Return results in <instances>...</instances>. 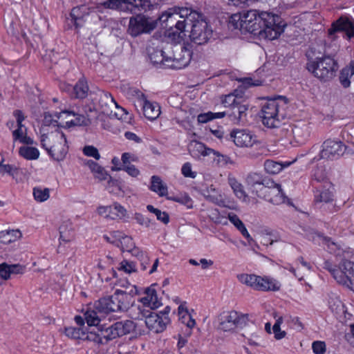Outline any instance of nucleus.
<instances>
[{"mask_svg":"<svg viewBox=\"0 0 354 354\" xmlns=\"http://www.w3.org/2000/svg\"><path fill=\"white\" fill-rule=\"evenodd\" d=\"M281 284L277 280L269 277L259 276L257 282L256 289L259 291H277L280 289Z\"/></svg>","mask_w":354,"mask_h":354,"instance_id":"b1692460","label":"nucleus"},{"mask_svg":"<svg viewBox=\"0 0 354 354\" xmlns=\"http://www.w3.org/2000/svg\"><path fill=\"white\" fill-rule=\"evenodd\" d=\"M243 12H239L232 15L230 19L229 24L232 26L234 29H239L243 31V26L242 27V24L243 23Z\"/></svg>","mask_w":354,"mask_h":354,"instance_id":"603ef678","label":"nucleus"},{"mask_svg":"<svg viewBox=\"0 0 354 354\" xmlns=\"http://www.w3.org/2000/svg\"><path fill=\"white\" fill-rule=\"evenodd\" d=\"M203 196L209 201L214 203H218L219 201L217 191L213 185L207 187L205 190H203Z\"/></svg>","mask_w":354,"mask_h":354,"instance_id":"6e6d98bb","label":"nucleus"},{"mask_svg":"<svg viewBox=\"0 0 354 354\" xmlns=\"http://www.w3.org/2000/svg\"><path fill=\"white\" fill-rule=\"evenodd\" d=\"M113 169L118 171V170H124L126 172L128 173L130 176L133 177H136L139 175L140 171L139 170L133 165L129 164L127 165H124V167H115Z\"/></svg>","mask_w":354,"mask_h":354,"instance_id":"680f3d73","label":"nucleus"},{"mask_svg":"<svg viewBox=\"0 0 354 354\" xmlns=\"http://www.w3.org/2000/svg\"><path fill=\"white\" fill-rule=\"evenodd\" d=\"M268 195L270 196L269 201L274 205H280L287 203L288 205H292V203L283 193L281 186L274 189L272 192H268Z\"/></svg>","mask_w":354,"mask_h":354,"instance_id":"c756f323","label":"nucleus"},{"mask_svg":"<svg viewBox=\"0 0 354 354\" xmlns=\"http://www.w3.org/2000/svg\"><path fill=\"white\" fill-rule=\"evenodd\" d=\"M342 261L340 263L339 267H337L336 266H333L330 262L329 261H325L324 263V268L328 270L333 278L336 280V281L342 284V283H345L344 279H346L347 278L345 277V272L344 270L342 269Z\"/></svg>","mask_w":354,"mask_h":354,"instance_id":"cd10ccee","label":"nucleus"},{"mask_svg":"<svg viewBox=\"0 0 354 354\" xmlns=\"http://www.w3.org/2000/svg\"><path fill=\"white\" fill-rule=\"evenodd\" d=\"M136 325L132 320H123L117 322L110 326H104L98 328L100 344H106L108 342L133 333Z\"/></svg>","mask_w":354,"mask_h":354,"instance_id":"423d86ee","label":"nucleus"},{"mask_svg":"<svg viewBox=\"0 0 354 354\" xmlns=\"http://www.w3.org/2000/svg\"><path fill=\"white\" fill-rule=\"evenodd\" d=\"M155 284L147 288L145 290V297H141L139 301L143 304L142 307H149L150 309H156L161 305V301L158 299ZM138 307H140V306Z\"/></svg>","mask_w":354,"mask_h":354,"instance_id":"6ab92c4d","label":"nucleus"},{"mask_svg":"<svg viewBox=\"0 0 354 354\" xmlns=\"http://www.w3.org/2000/svg\"><path fill=\"white\" fill-rule=\"evenodd\" d=\"M311 73L320 81L326 82L333 79L339 69L336 54L328 55L324 53L322 57H317L311 62Z\"/></svg>","mask_w":354,"mask_h":354,"instance_id":"39448f33","label":"nucleus"},{"mask_svg":"<svg viewBox=\"0 0 354 354\" xmlns=\"http://www.w3.org/2000/svg\"><path fill=\"white\" fill-rule=\"evenodd\" d=\"M88 86L84 79H80L76 84L73 86L71 96L75 98L84 99L87 96Z\"/></svg>","mask_w":354,"mask_h":354,"instance_id":"2f4dec72","label":"nucleus"},{"mask_svg":"<svg viewBox=\"0 0 354 354\" xmlns=\"http://www.w3.org/2000/svg\"><path fill=\"white\" fill-rule=\"evenodd\" d=\"M133 289L131 290L130 292H127L121 290H116L114 292L115 297V301L117 303V307L118 312L127 311L130 306L134 303L133 295L137 294V289L136 286H133Z\"/></svg>","mask_w":354,"mask_h":354,"instance_id":"f3484780","label":"nucleus"},{"mask_svg":"<svg viewBox=\"0 0 354 354\" xmlns=\"http://www.w3.org/2000/svg\"><path fill=\"white\" fill-rule=\"evenodd\" d=\"M25 266L20 264L0 263V277L4 280L9 279L12 274H23Z\"/></svg>","mask_w":354,"mask_h":354,"instance_id":"5701e85b","label":"nucleus"},{"mask_svg":"<svg viewBox=\"0 0 354 354\" xmlns=\"http://www.w3.org/2000/svg\"><path fill=\"white\" fill-rule=\"evenodd\" d=\"M230 137L239 147H250L256 142V137L247 130H234L230 133Z\"/></svg>","mask_w":354,"mask_h":354,"instance_id":"a211bd4d","label":"nucleus"},{"mask_svg":"<svg viewBox=\"0 0 354 354\" xmlns=\"http://www.w3.org/2000/svg\"><path fill=\"white\" fill-rule=\"evenodd\" d=\"M197 12L188 8L172 7L168 8L158 17L162 24L169 28V35L174 37L180 35L185 30L189 25V20H193L197 17Z\"/></svg>","mask_w":354,"mask_h":354,"instance_id":"f03ea898","label":"nucleus"},{"mask_svg":"<svg viewBox=\"0 0 354 354\" xmlns=\"http://www.w3.org/2000/svg\"><path fill=\"white\" fill-rule=\"evenodd\" d=\"M147 209L149 212L154 214L158 221L162 222L164 224H167L169 222V216L166 212L155 208L151 205H148Z\"/></svg>","mask_w":354,"mask_h":354,"instance_id":"09e8293b","label":"nucleus"},{"mask_svg":"<svg viewBox=\"0 0 354 354\" xmlns=\"http://www.w3.org/2000/svg\"><path fill=\"white\" fill-rule=\"evenodd\" d=\"M99 312L95 308V309L89 308L86 310L84 314V319L86 322L88 326H94L91 330L97 331V329L101 326H106V324H100L101 317L99 315Z\"/></svg>","mask_w":354,"mask_h":354,"instance_id":"393cba45","label":"nucleus"},{"mask_svg":"<svg viewBox=\"0 0 354 354\" xmlns=\"http://www.w3.org/2000/svg\"><path fill=\"white\" fill-rule=\"evenodd\" d=\"M134 219L139 225L145 226L146 227H149L151 224V221L149 218L145 217L140 213H136L134 216Z\"/></svg>","mask_w":354,"mask_h":354,"instance_id":"774afa93","label":"nucleus"},{"mask_svg":"<svg viewBox=\"0 0 354 354\" xmlns=\"http://www.w3.org/2000/svg\"><path fill=\"white\" fill-rule=\"evenodd\" d=\"M33 196L37 202H44L48 199L50 190L48 188L37 187L33 189Z\"/></svg>","mask_w":354,"mask_h":354,"instance_id":"49530a36","label":"nucleus"},{"mask_svg":"<svg viewBox=\"0 0 354 354\" xmlns=\"http://www.w3.org/2000/svg\"><path fill=\"white\" fill-rule=\"evenodd\" d=\"M181 172L185 177L194 178L196 176V173L192 171V165L189 162H185L181 169Z\"/></svg>","mask_w":354,"mask_h":354,"instance_id":"338daca9","label":"nucleus"},{"mask_svg":"<svg viewBox=\"0 0 354 354\" xmlns=\"http://www.w3.org/2000/svg\"><path fill=\"white\" fill-rule=\"evenodd\" d=\"M142 109L145 116L149 120H154L160 114V106L156 102H151L145 100L142 103Z\"/></svg>","mask_w":354,"mask_h":354,"instance_id":"bb28decb","label":"nucleus"},{"mask_svg":"<svg viewBox=\"0 0 354 354\" xmlns=\"http://www.w3.org/2000/svg\"><path fill=\"white\" fill-rule=\"evenodd\" d=\"M42 131L40 141L43 148L55 160H63L68 151L66 134L59 128L46 133L42 128Z\"/></svg>","mask_w":354,"mask_h":354,"instance_id":"20e7f679","label":"nucleus"},{"mask_svg":"<svg viewBox=\"0 0 354 354\" xmlns=\"http://www.w3.org/2000/svg\"><path fill=\"white\" fill-rule=\"evenodd\" d=\"M82 151L85 156L92 157L97 160L101 157L97 149L93 145H86L84 147Z\"/></svg>","mask_w":354,"mask_h":354,"instance_id":"4d7b16f0","label":"nucleus"},{"mask_svg":"<svg viewBox=\"0 0 354 354\" xmlns=\"http://www.w3.org/2000/svg\"><path fill=\"white\" fill-rule=\"evenodd\" d=\"M115 297L114 294L109 297L101 298L95 303L94 307L99 312L105 314L112 312H118L117 303L115 301Z\"/></svg>","mask_w":354,"mask_h":354,"instance_id":"4be33fe9","label":"nucleus"},{"mask_svg":"<svg viewBox=\"0 0 354 354\" xmlns=\"http://www.w3.org/2000/svg\"><path fill=\"white\" fill-rule=\"evenodd\" d=\"M63 113H67L68 115H73L75 118L71 120V121H67L66 122V125L68 127H71L72 126H82V125H88L89 124V120L84 116V115L75 113L73 111H65Z\"/></svg>","mask_w":354,"mask_h":354,"instance_id":"c9c22d12","label":"nucleus"},{"mask_svg":"<svg viewBox=\"0 0 354 354\" xmlns=\"http://www.w3.org/2000/svg\"><path fill=\"white\" fill-rule=\"evenodd\" d=\"M264 169L268 174H276L282 169V165L272 160H267L264 162Z\"/></svg>","mask_w":354,"mask_h":354,"instance_id":"de8ad7c7","label":"nucleus"},{"mask_svg":"<svg viewBox=\"0 0 354 354\" xmlns=\"http://www.w3.org/2000/svg\"><path fill=\"white\" fill-rule=\"evenodd\" d=\"M288 104V99L283 96L268 99L262 104L260 115L263 124L268 128L278 127L287 116Z\"/></svg>","mask_w":354,"mask_h":354,"instance_id":"7ed1b4c3","label":"nucleus"},{"mask_svg":"<svg viewBox=\"0 0 354 354\" xmlns=\"http://www.w3.org/2000/svg\"><path fill=\"white\" fill-rule=\"evenodd\" d=\"M65 334L67 337L75 339H88L97 344H100L101 341L99 337L98 330L95 331V330L86 333L80 327L75 328L71 326L65 328Z\"/></svg>","mask_w":354,"mask_h":354,"instance_id":"dca6fc26","label":"nucleus"},{"mask_svg":"<svg viewBox=\"0 0 354 354\" xmlns=\"http://www.w3.org/2000/svg\"><path fill=\"white\" fill-rule=\"evenodd\" d=\"M342 268L344 270L345 277L347 278L344 279L345 283L342 284L352 289L354 287V263L348 260H344Z\"/></svg>","mask_w":354,"mask_h":354,"instance_id":"c85d7f7f","label":"nucleus"},{"mask_svg":"<svg viewBox=\"0 0 354 354\" xmlns=\"http://www.w3.org/2000/svg\"><path fill=\"white\" fill-rule=\"evenodd\" d=\"M21 236L19 230H6L0 232V243L8 244Z\"/></svg>","mask_w":354,"mask_h":354,"instance_id":"e433bc0d","label":"nucleus"},{"mask_svg":"<svg viewBox=\"0 0 354 354\" xmlns=\"http://www.w3.org/2000/svg\"><path fill=\"white\" fill-rule=\"evenodd\" d=\"M243 31L248 32L259 37L273 40L283 32L284 25L277 15L268 12H259L257 10L243 11Z\"/></svg>","mask_w":354,"mask_h":354,"instance_id":"f257e3e1","label":"nucleus"},{"mask_svg":"<svg viewBox=\"0 0 354 354\" xmlns=\"http://www.w3.org/2000/svg\"><path fill=\"white\" fill-rule=\"evenodd\" d=\"M228 183L233 189L235 195L240 199H245L247 196L242 185L234 178L228 177Z\"/></svg>","mask_w":354,"mask_h":354,"instance_id":"a19ab883","label":"nucleus"},{"mask_svg":"<svg viewBox=\"0 0 354 354\" xmlns=\"http://www.w3.org/2000/svg\"><path fill=\"white\" fill-rule=\"evenodd\" d=\"M315 236H313V241H317L319 244H322L327 247V250L331 254L338 257H341L344 254V249L338 243L334 242L330 237L324 236L319 233H315Z\"/></svg>","mask_w":354,"mask_h":354,"instance_id":"aec40b11","label":"nucleus"},{"mask_svg":"<svg viewBox=\"0 0 354 354\" xmlns=\"http://www.w3.org/2000/svg\"><path fill=\"white\" fill-rule=\"evenodd\" d=\"M132 317L136 319H145V324L151 331L159 333L166 329L170 322L169 317H161L160 314L151 312L143 307H135Z\"/></svg>","mask_w":354,"mask_h":354,"instance_id":"6e6552de","label":"nucleus"},{"mask_svg":"<svg viewBox=\"0 0 354 354\" xmlns=\"http://www.w3.org/2000/svg\"><path fill=\"white\" fill-rule=\"evenodd\" d=\"M19 154L26 160H37L39 157V150L33 147H21L19 149Z\"/></svg>","mask_w":354,"mask_h":354,"instance_id":"4c0bfd02","label":"nucleus"},{"mask_svg":"<svg viewBox=\"0 0 354 354\" xmlns=\"http://www.w3.org/2000/svg\"><path fill=\"white\" fill-rule=\"evenodd\" d=\"M322 147V149L320 151L319 158L315 157L313 160L337 159L344 153L346 149V146L342 142L330 139L324 141Z\"/></svg>","mask_w":354,"mask_h":354,"instance_id":"ddd939ff","label":"nucleus"},{"mask_svg":"<svg viewBox=\"0 0 354 354\" xmlns=\"http://www.w3.org/2000/svg\"><path fill=\"white\" fill-rule=\"evenodd\" d=\"M189 152L194 157H198L200 155L203 156H209L211 153L216 154V151L212 149L206 148L201 142H194L189 147Z\"/></svg>","mask_w":354,"mask_h":354,"instance_id":"473e14b6","label":"nucleus"},{"mask_svg":"<svg viewBox=\"0 0 354 354\" xmlns=\"http://www.w3.org/2000/svg\"><path fill=\"white\" fill-rule=\"evenodd\" d=\"M261 176L258 173H251L248 175L246 178V183L252 188H255L256 186L261 187L262 183Z\"/></svg>","mask_w":354,"mask_h":354,"instance_id":"864d4df0","label":"nucleus"},{"mask_svg":"<svg viewBox=\"0 0 354 354\" xmlns=\"http://www.w3.org/2000/svg\"><path fill=\"white\" fill-rule=\"evenodd\" d=\"M237 277L241 283L255 290L259 276L255 274H241L238 275Z\"/></svg>","mask_w":354,"mask_h":354,"instance_id":"37998d69","label":"nucleus"},{"mask_svg":"<svg viewBox=\"0 0 354 354\" xmlns=\"http://www.w3.org/2000/svg\"><path fill=\"white\" fill-rule=\"evenodd\" d=\"M197 17L193 20H189L191 25L189 37L191 40L198 45L206 44L212 36V29L203 16L197 12Z\"/></svg>","mask_w":354,"mask_h":354,"instance_id":"1a4fd4ad","label":"nucleus"},{"mask_svg":"<svg viewBox=\"0 0 354 354\" xmlns=\"http://www.w3.org/2000/svg\"><path fill=\"white\" fill-rule=\"evenodd\" d=\"M225 111L218 113H212L209 111L207 113L199 114L198 115L197 120L199 123H206L216 118H222L225 116Z\"/></svg>","mask_w":354,"mask_h":354,"instance_id":"c03bdc74","label":"nucleus"},{"mask_svg":"<svg viewBox=\"0 0 354 354\" xmlns=\"http://www.w3.org/2000/svg\"><path fill=\"white\" fill-rule=\"evenodd\" d=\"M150 189L157 193L160 196L167 194V187L165 185L159 176H153L151 179Z\"/></svg>","mask_w":354,"mask_h":354,"instance_id":"72a5a7b5","label":"nucleus"},{"mask_svg":"<svg viewBox=\"0 0 354 354\" xmlns=\"http://www.w3.org/2000/svg\"><path fill=\"white\" fill-rule=\"evenodd\" d=\"M280 185H281L277 184L271 180H262L259 189L260 191L264 190L265 193L268 194V192H272V189L279 187Z\"/></svg>","mask_w":354,"mask_h":354,"instance_id":"bf43d9fd","label":"nucleus"},{"mask_svg":"<svg viewBox=\"0 0 354 354\" xmlns=\"http://www.w3.org/2000/svg\"><path fill=\"white\" fill-rule=\"evenodd\" d=\"M282 323V317H279L277 319L276 322L274 323L273 327H272V331L274 335V337L277 339H281L283 338L286 334L285 331L281 330L280 326Z\"/></svg>","mask_w":354,"mask_h":354,"instance_id":"13d9d810","label":"nucleus"},{"mask_svg":"<svg viewBox=\"0 0 354 354\" xmlns=\"http://www.w3.org/2000/svg\"><path fill=\"white\" fill-rule=\"evenodd\" d=\"M218 328L223 331H232L248 325V314H241L235 310L223 311L218 317Z\"/></svg>","mask_w":354,"mask_h":354,"instance_id":"9d476101","label":"nucleus"},{"mask_svg":"<svg viewBox=\"0 0 354 354\" xmlns=\"http://www.w3.org/2000/svg\"><path fill=\"white\" fill-rule=\"evenodd\" d=\"M329 308L333 313L339 315L345 313L344 305L337 297H330L328 301Z\"/></svg>","mask_w":354,"mask_h":354,"instance_id":"79ce46f5","label":"nucleus"},{"mask_svg":"<svg viewBox=\"0 0 354 354\" xmlns=\"http://www.w3.org/2000/svg\"><path fill=\"white\" fill-rule=\"evenodd\" d=\"M340 32H344V38L351 40L354 37V21L346 16H342L332 24L328 30V35L334 39L335 34Z\"/></svg>","mask_w":354,"mask_h":354,"instance_id":"4468645a","label":"nucleus"},{"mask_svg":"<svg viewBox=\"0 0 354 354\" xmlns=\"http://www.w3.org/2000/svg\"><path fill=\"white\" fill-rule=\"evenodd\" d=\"M215 157L214 158V161L216 164L219 167H223L228 164L230 162V158L227 156H223L220 154L218 152L216 151V154H214Z\"/></svg>","mask_w":354,"mask_h":354,"instance_id":"0e129e2a","label":"nucleus"},{"mask_svg":"<svg viewBox=\"0 0 354 354\" xmlns=\"http://www.w3.org/2000/svg\"><path fill=\"white\" fill-rule=\"evenodd\" d=\"M313 176L314 180L315 181L323 183V184H324V187L330 186V182L328 180L326 171L324 165H317Z\"/></svg>","mask_w":354,"mask_h":354,"instance_id":"58836bf2","label":"nucleus"},{"mask_svg":"<svg viewBox=\"0 0 354 354\" xmlns=\"http://www.w3.org/2000/svg\"><path fill=\"white\" fill-rule=\"evenodd\" d=\"M26 135V129L24 126H17V129L12 131V137L14 141L23 140V138Z\"/></svg>","mask_w":354,"mask_h":354,"instance_id":"e2e57ef3","label":"nucleus"},{"mask_svg":"<svg viewBox=\"0 0 354 354\" xmlns=\"http://www.w3.org/2000/svg\"><path fill=\"white\" fill-rule=\"evenodd\" d=\"M311 348L315 354H324L326 351V343L323 341L313 342Z\"/></svg>","mask_w":354,"mask_h":354,"instance_id":"052dcab7","label":"nucleus"},{"mask_svg":"<svg viewBox=\"0 0 354 354\" xmlns=\"http://www.w3.org/2000/svg\"><path fill=\"white\" fill-rule=\"evenodd\" d=\"M172 57H167L163 50H160L159 53L162 59L160 61L153 60L156 63H161L166 67L172 69H182L189 64L192 53L189 48L185 46H175L173 50Z\"/></svg>","mask_w":354,"mask_h":354,"instance_id":"0eeeda50","label":"nucleus"},{"mask_svg":"<svg viewBox=\"0 0 354 354\" xmlns=\"http://www.w3.org/2000/svg\"><path fill=\"white\" fill-rule=\"evenodd\" d=\"M84 164L91 169L95 178L99 179L100 180H104L107 178V172L98 163L94 162L92 160H86L84 162Z\"/></svg>","mask_w":354,"mask_h":354,"instance_id":"7c9ffc66","label":"nucleus"},{"mask_svg":"<svg viewBox=\"0 0 354 354\" xmlns=\"http://www.w3.org/2000/svg\"><path fill=\"white\" fill-rule=\"evenodd\" d=\"M348 68H343L339 73V80L341 85L344 88H348L351 86V78L353 75L352 73H350Z\"/></svg>","mask_w":354,"mask_h":354,"instance_id":"8fccbe9b","label":"nucleus"},{"mask_svg":"<svg viewBox=\"0 0 354 354\" xmlns=\"http://www.w3.org/2000/svg\"><path fill=\"white\" fill-rule=\"evenodd\" d=\"M111 214L115 217V219H122L126 216L127 210L120 204L114 203L111 205Z\"/></svg>","mask_w":354,"mask_h":354,"instance_id":"3c124183","label":"nucleus"},{"mask_svg":"<svg viewBox=\"0 0 354 354\" xmlns=\"http://www.w3.org/2000/svg\"><path fill=\"white\" fill-rule=\"evenodd\" d=\"M157 26V21L145 15L138 14L129 19L127 33L133 37L142 34H149Z\"/></svg>","mask_w":354,"mask_h":354,"instance_id":"9b49d317","label":"nucleus"},{"mask_svg":"<svg viewBox=\"0 0 354 354\" xmlns=\"http://www.w3.org/2000/svg\"><path fill=\"white\" fill-rule=\"evenodd\" d=\"M100 104L102 108L105 106V109H104L102 111L103 112H107L108 108H109L112 105H115L118 109L119 111H121L122 112L124 113V114L127 115V112L124 109L118 106L117 102L115 101L114 98L109 93L106 92L103 93L101 95L100 99Z\"/></svg>","mask_w":354,"mask_h":354,"instance_id":"f704fd0d","label":"nucleus"},{"mask_svg":"<svg viewBox=\"0 0 354 354\" xmlns=\"http://www.w3.org/2000/svg\"><path fill=\"white\" fill-rule=\"evenodd\" d=\"M119 246L121 247L122 251L127 252H131V250L135 247L132 238L125 235L124 234L120 239Z\"/></svg>","mask_w":354,"mask_h":354,"instance_id":"5fc2aeb1","label":"nucleus"},{"mask_svg":"<svg viewBox=\"0 0 354 354\" xmlns=\"http://www.w3.org/2000/svg\"><path fill=\"white\" fill-rule=\"evenodd\" d=\"M178 314L180 315V319L183 323H186V326L189 330L192 328L196 322L194 319L192 318L191 315L188 313L186 307L183 305H180L178 307Z\"/></svg>","mask_w":354,"mask_h":354,"instance_id":"ea45409f","label":"nucleus"},{"mask_svg":"<svg viewBox=\"0 0 354 354\" xmlns=\"http://www.w3.org/2000/svg\"><path fill=\"white\" fill-rule=\"evenodd\" d=\"M330 187V185L324 187V184H323L322 187H316L317 191L314 199L315 205H318L322 203H328L333 201V192L329 190Z\"/></svg>","mask_w":354,"mask_h":354,"instance_id":"a878e982","label":"nucleus"},{"mask_svg":"<svg viewBox=\"0 0 354 354\" xmlns=\"http://www.w3.org/2000/svg\"><path fill=\"white\" fill-rule=\"evenodd\" d=\"M158 0H108L104 3L106 8L111 9L124 10V5H128L127 9L131 12H147L153 8Z\"/></svg>","mask_w":354,"mask_h":354,"instance_id":"f8f14e48","label":"nucleus"},{"mask_svg":"<svg viewBox=\"0 0 354 354\" xmlns=\"http://www.w3.org/2000/svg\"><path fill=\"white\" fill-rule=\"evenodd\" d=\"M120 269L129 274L136 271V264L133 261H122Z\"/></svg>","mask_w":354,"mask_h":354,"instance_id":"69168bd1","label":"nucleus"},{"mask_svg":"<svg viewBox=\"0 0 354 354\" xmlns=\"http://www.w3.org/2000/svg\"><path fill=\"white\" fill-rule=\"evenodd\" d=\"M243 102L242 97H238L234 93H230L224 97L222 100V104L225 107L230 109Z\"/></svg>","mask_w":354,"mask_h":354,"instance_id":"a18cd8bd","label":"nucleus"},{"mask_svg":"<svg viewBox=\"0 0 354 354\" xmlns=\"http://www.w3.org/2000/svg\"><path fill=\"white\" fill-rule=\"evenodd\" d=\"M90 15L98 17L94 9L86 5L73 8L70 13L71 21L76 28L82 27Z\"/></svg>","mask_w":354,"mask_h":354,"instance_id":"2eb2a0df","label":"nucleus"},{"mask_svg":"<svg viewBox=\"0 0 354 354\" xmlns=\"http://www.w3.org/2000/svg\"><path fill=\"white\" fill-rule=\"evenodd\" d=\"M248 110V104L241 102L225 112V115H227L234 124H243L246 121Z\"/></svg>","mask_w":354,"mask_h":354,"instance_id":"412c9836","label":"nucleus"}]
</instances>
